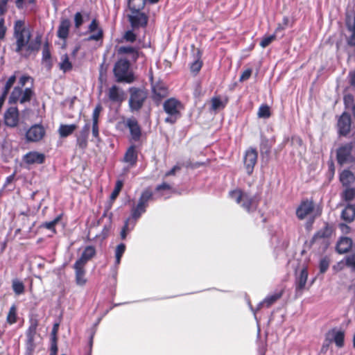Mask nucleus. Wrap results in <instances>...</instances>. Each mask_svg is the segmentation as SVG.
I'll list each match as a JSON object with an SVG mask.
<instances>
[{
  "mask_svg": "<svg viewBox=\"0 0 355 355\" xmlns=\"http://www.w3.org/2000/svg\"><path fill=\"white\" fill-rule=\"evenodd\" d=\"M15 39V52L21 58H28L32 54H36L40 49L42 44V35H37L34 39L31 40L30 32L27 33H16L13 35Z\"/></svg>",
  "mask_w": 355,
  "mask_h": 355,
  "instance_id": "f257e3e1",
  "label": "nucleus"
},
{
  "mask_svg": "<svg viewBox=\"0 0 355 355\" xmlns=\"http://www.w3.org/2000/svg\"><path fill=\"white\" fill-rule=\"evenodd\" d=\"M229 196L248 212L254 211L258 206L259 200L256 195H251L240 189L230 191Z\"/></svg>",
  "mask_w": 355,
  "mask_h": 355,
  "instance_id": "f03ea898",
  "label": "nucleus"
},
{
  "mask_svg": "<svg viewBox=\"0 0 355 355\" xmlns=\"http://www.w3.org/2000/svg\"><path fill=\"white\" fill-rule=\"evenodd\" d=\"M128 92L130 95L128 99L130 112L132 113L139 112L148 98V92L147 89L141 87H130Z\"/></svg>",
  "mask_w": 355,
  "mask_h": 355,
  "instance_id": "7ed1b4c3",
  "label": "nucleus"
},
{
  "mask_svg": "<svg viewBox=\"0 0 355 355\" xmlns=\"http://www.w3.org/2000/svg\"><path fill=\"white\" fill-rule=\"evenodd\" d=\"M130 61L126 58H119L114 64L113 72L117 83H132L135 81V76L130 71Z\"/></svg>",
  "mask_w": 355,
  "mask_h": 355,
  "instance_id": "20e7f679",
  "label": "nucleus"
},
{
  "mask_svg": "<svg viewBox=\"0 0 355 355\" xmlns=\"http://www.w3.org/2000/svg\"><path fill=\"white\" fill-rule=\"evenodd\" d=\"M182 108V104L179 100L175 98L166 100L163 103L164 111L168 115L164 119L165 123L174 124L181 117L180 111Z\"/></svg>",
  "mask_w": 355,
  "mask_h": 355,
  "instance_id": "39448f33",
  "label": "nucleus"
},
{
  "mask_svg": "<svg viewBox=\"0 0 355 355\" xmlns=\"http://www.w3.org/2000/svg\"><path fill=\"white\" fill-rule=\"evenodd\" d=\"M153 198V192L148 189H144L138 200L137 205L132 207L130 218L134 220L135 222L141 218L142 214L146 211L148 206V202Z\"/></svg>",
  "mask_w": 355,
  "mask_h": 355,
  "instance_id": "423d86ee",
  "label": "nucleus"
},
{
  "mask_svg": "<svg viewBox=\"0 0 355 355\" xmlns=\"http://www.w3.org/2000/svg\"><path fill=\"white\" fill-rule=\"evenodd\" d=\"M353 144L347 142L340 146L336 150V160L339 165L351 163L354 161L352 155Z\"/></svg>",
  "mask_w": 355,
  "mask_h": 355,
  "instance_id": "0eeeda50",
  "label": "nucleus"
},
{
  "mask_svg": "<svg viewBox=\"0 0 355 355\" xmlns=\"http://www.w3.org/2000/svg\"><path fill=\"white\" fill-rule=\"evenodd\" d=\"M352 123L351 115L348 112H343L338 117L336 123L338 135L347 137L351 132Z\"/></svg>",
  "mask_w": 355,
  "mask_h": 355,
  "instance_id": "6e6552de",
  "label": "nucleus"
},
{
  "mask_svg": "<svg viewBox=\"0 0 355 355\" xmlns=\"http://www.w3.org/2000/svg\"><path fill=\"white\" fill-rule=\"evenodd\" d=\"M128 21L133 30L146 28L148 22V15L141 11H133L128 15Z\"/></svg>",
  "mask_w": 355,
  "mask_h": 355,
  "instance_id": "1a4fd4ad",
  "label": "nucleus"
},
{
  "mask_svg": "<svg viewBox=\"0 0 355 355\" xmlns=\"http://www.w3.org/2000/svg\"><path fill=\"white\" fill-rule=\"evenodd\" d=\"M125 127L128 128L130 140L135 142L139 141L142 135L141 127L134 116L128 118L125 121Z\"/></svg>",
  "mask_w": 355,
  "mask_h": 355,
  "instance_id": "9d476101",
  "label": "nucleus"
},
{
  "mask_svg": "<svg viewBox=\"0 0 355 355\" xmlns=\"http://www.w3.org/2000/svg\"><path fill=\"white\" fill-rule=\"evenodd\" d=\"M45 132V130L42 125H33L26 132V139L28 142L39 141L44 137Z\"/></svg>",
  "mask_w": 355,
  "mask_h": 355,
  "instance_id": "9b49d317",
  "label": "nucleus"
},
{
  "mask_svg": "<svg viewBox=\"0 0 355 355\" xmlns=\"http://www.w3.org/2000/svg\"><path fill=\"white\" fill-rule=\"evenodd\" d=\"M257 157L258 153L256 149L250 148L246 150L243 157V164L248 175L252 174L254 167L257 162Z\"/></svg>",
  "mask_w": 355,
  "mask_h": 355,
  "instance_id": "f8f14e48",
  "label": "nucleus"
},
{
  "mask_svg": "<svg viewBox=\"0 0 355 355\" xmlns=\"http://www.w3.org/2000/svg\"><path fill=\"white\" fill-rule=\"evenodd\" d=\"M119 55L127 54L129 55L130 61L136 62L140 56H144L142 51H139L138 47L131 46H121L117 49Z\"/></svg>",
  "mask_w": 355,
  "mask_h": 355,
  "instance_id": "ddd939ff",
  "label": "nucleus"
},
{
  "mask_svg": "<svg viewBox=\"0 0 355 355\" xmlns=\"http://www.w3.org/2000/svg\"><path fill=\"white\" fill-rule=\"evenodd\" d=\"M4 123L6 125L14 128L19 122V110L17 107H10L4 113Z\"/></svg>",
  "mask_w": 355,
  "mask_h": 355,
  "instance_id": "4468645a",
  "label": "nucleus"
},
{
  "mask_svg": "<svg viewBox=\"0 0 355 355\" xmlns=\"http://www.w3.org/2000/svg\"><path fill=\"white\" fill-rule=\"evenodd\" d=\"M329 338L331 343L334 342L338 348L343 347L345 345V332L342 330L331 329L326 334V340Z\"/></svg>",
  "mask_w": 355,
  "mask_h": 355,
  "instance_id": "2eb2a0df",
  "label": "nucleus"
},
{
  "mask_svg": "<svg viewBox=\"0 0 355 355\" xmlns=\"http://www.w3.org/2000/svg\"><path fill=\"white\" fill-rule=\"evenodd\" d=\"M151 86L153 99L156 103H159L162 98L167 96V88L162 83H157L156 84L152 83Z\"/></svg>",
  "mask_w": 355,
  "mask_h": 355,
  "instance_id": "dca6fc26",
  "label": "nucleus"
},
{
  "mask_svg": "<svg viewBox=\"0 0 355 355\" xmlns=\"http://www.w3.org/2000/svg\"><path fill=\"white\" fill-rule=\"evenodd\" d=\"M90 128V123H86L80 132L76 135V144L82 150H85L87 147V139Z\"/></svg>",
  "mask_w": 355,
  "mask_h": 355,
  "instance_id": "f3484780",
  "label": "nucleus"
},
{
  "mask_svg": "<svg viewBox=\"0 0 355 355\" xmlns=\"http://www.w3.org/2000/svg\"><path fill=\"white\" fill-rule=\"evenodd\" d=\"M314 209V205L312 200H303L296 209L297 217L302 220Z\"/></svg>",
  "mask_w": 355,
  "mask_h": 355,
  "instance_id": "a211bd4d",
  "label": "nucleus"
},
{
  "mask_svg": "<svg viewBox=\"0 0 355 355\" xmlns=\"http://www.w3.org/2000/svg\"><path fill=\"white\" fill-rule=\"evenodd\" d=\"M71 25V21L69 19L61 18L60 24L58 27L57 36L64 42H66L69 37Z\"/></svg>",
  "mask_w": 355,
  "mask_h": 355,
  "instance_id": "6ab92c4d",
  "label": "nucleus"
},
{
  "mask_svg": "<svg viewBox=\"0 0 355 355\" xmlns=\"http://www.w3.org/2000/svg\"><path fill=\"white\" fill-rule=\"evenodd\" d=\"M124 92L119 86L114 85L108 91V98L113 103H121L124 100Z\"/></svg>",
  "mask_w": 355,
  "mask_h": 355,
  "instance_id": "aec40b11",
  "label": "nucleus"
},
{
  "mask_svg": "<svg viewBox=\"0 0 355 355\" xmlns=\"http://www.w3.org/2000/svg\"><path fill=\"white\" fill-rule=\"evenodd\" d=\"M96 249L92 245L87 246L75 263L85 266L87 263L96 255Z\"/></svg>",
  "mask_w": 355,
  "mask_h": 355,
  "instance_id": "412c9836",
  "label": "nucleus"
},
{
  "mask_svg": "<svg viewBox=\"0 0 355 355\" xmlns=\"http://www.w3.org/2000/svg\"><path fill=\"white\" fill-rule=\"evenodd\" d=\"M73 268L75 270L76 284L79 286H84L87 282V279L85 277V275H86L85 266L74 263V264L73 266Z\"/></svg>",
  "mask_w": 355,
  "mask_h": 355,
  "instance_id": "4be33fe9",
  "label": "nucleus"
},
{
  "mask_svg": "<svg viewBox=\"0 0 355 355\" xmlns=\"http://www.w3.org/2000/svg\"><path fill=\"white\" fill-rule=\"evenodd\" d=\"M333 233V228L329 223H326L324 227L316 232L310 241L311 245L315 243L319 239H324L331 237Z\"/></svg>",
  "mask_w": 355,
  "mask_h": 355,
  "instance_id": "5701e85b",
  "label": "nucleus"
},
{
  "mask_svg": "<svg viewBox=\"0 0 355 355\" xmlns=\"http://www.w3.org/2000/svg\"><path fill=\"white\" fill-rule=\"evenodd\" d=\"M352 244L353 241L351 238L347 236H342L337 241L336 250L340 254H345L349 252V250L352 248Z\"/></svg>",
  "mask_w": 355,
  "mask_h": 355,
  "instance_id": "b1692460",
  "label": "nucleus"
},
{
  "mask_svg": "<svg viewBox=\"0 0 355 355\" xmlns=\"http://www.w3.org/2000/svg\"><path fill=\"white\" fill-rule=\"evenodd\" d=\"M45 160L44 154L31 151L23 156V161L27 164H42Z\"/></svg>",
  "mask_w": 355,
  "mask_h": 355,
  "instance_id": "393cba45",
  "label": "nucleus"
},
{
  "mask_svg": "<svg viewBox=\"0 0 355 355\" xmlns=\"http://www.w3.org/2000/svg\"><path fill=\"white\" fill-rule=\"evenodd\" d=\"M346 26L347 31L349 33V35L345 36L347 46L353 48L355 51V12L353 23L351 24L350 22L347 21Z\"/></svg>",
  "mask_w": 355,
  "mask_h": 355,
  "instance_id": "a878e982",
  "label": "nucleus"
},
{
  "mask_svg": "<svg viewBox=\"0 0 355 355\" xmlns=\"http://www.w3.org/2000/svg\"><path fill=\"white\" fill-rule=\"evenodd\" d=\"M281 297H282V293H277L267 296L262 302H261L258 304V306H257V308L256 310L254 309V308L252 307V306L251 305L250 302H248V304H249V306H250L251 311L255 315L256 311L261 309V307L263 304H266L267 307H269L273 303H275L278 299H279Z\"/></svg>",
  "mask_w": 355,
  "mask_h": 355,
  "instance_id": "bb28decb",
  "label": "nucleus"
},
{
  "mask_svg": "<svg viewBox=\"0 0 355 355\" xmlns=\"http://www.w3.org/2000/svg\"><path fill=\"white\" fill-rule=\"evenodd\" d=\"M137 153L135 145H131L126 150L123 161L129 164L130 166H134L137 162Z\"/></svg>",
  "mask_w": 355,
  "mask_h": 355,
  "instance_id": "cd10ccee",
  "label": "nucleus"
},
{
  "mask_svg": "<svg viewBox=\"0 0 355 355\" xmlns=\"http://www.w3.org/2000/svg\"><path fill=\"white\" fill-rule=\"evenodd\" d=\"M272 144V141L267 137L264 136L261 137L260 153L263 158H268L270 156Z\"/></svg>",
  "mask_w": 355,
  "mask_h": 355,
  "instance_id": "c85d7f7f",
  "label": "nucleus"
},
{
  "mask_svg": "<svg viewBox=\"0 0 355 355\" xmlns=\"http://www.w3.org/2000/svg\"><path fill=\"white\" fill-rule=\"evenodd\" d=\"M341 218L347 223L352 222L355 218V206L348 204L341 212Z\"/></svg>",
  "mask_w": 355,
  "mask_h": 355,
  "instance_id": "c756f323",
  "label": "nucleus"
},
{
  "mask_svg": "<svg viewBox=\"0 0 355 355\" xmlns=\"http://www.w3.org/2000/svg\"><path fill=\"white\" fill-rule=\"evenodd\" d=\"M201 51L198 49L196 53L194 54V60L191 63L190 69L192 73L197 74L201 69L202 66V61L201 60L202 57Z\"/></svg>",
  "mask_w": 355,
  "mask_h": 355,
  "instance_id": "7c9ffc66",
  "label": "nucleus"
},
{
  "mask_svg": "<svg viewBox=\"0 0 355 355\" xmlns=\"http://www.w3.org/2000/svg\"><path fill=\"white\" fill-rule=\"evenodd\" d=\"M172 189L173 188L170 184L164 182L156 186L155 191L157 194V198L164 197V198L166 199L169 196H165V195L168 194Z\"/></svg>",
  "mask_w": 355,
  "mask_h": 355,
  "instance_id": "2f4dec72",
  "label": "nucleus"
},
{
  "mask_svg": "<svg viewBox=\"0 0 355 355\" xmlns=\"http://www.w3.org/2000/svg\"><path fill=\"white\" fill-rule=\"evenodd\" d=\"M136 224L137 222L129 217L125 220L120 232V236L122 240L126 239L127 234L134 230Z\"/></svg>",
  "mask_w": 355,
  "mask_h": 355,
  "instance_id": "473e14b6",
  "label": "nucleus"
},
{
  "mask_svg": "<svg viewBox=\"0 0 355 355\" xmlns=\"http://www.w3.org/2000/svg\"><path fill=\"white\" fill-rule=\"evenodd\" d=\"M308 278V271L306 268L301 270L300 272L296 277L295 284L296 290L301 291L304 289Z\"/></svg>",
  "mask_w": 355,
  "mask_h": 355,
  "instance_id": "72a5a7b5",
  "label": "nucleus"
},
{
  "mask_svg": "<svg viewBox=\"0 0 355 355\" xmlns=\"http://www.w3.org/2000/svg\"><path fill=\"white\" fill-rule=\"evenodd\" d=\"M339 180L343 187H348L354 181V175L351 171L345 169L340 173Z\"/></svg>",
  "mask_w": 355,
  "mask_h": 355,
  "instance_id": "f704fd0d",
  "label": "nucleus"
},
{
  "mask_svg": "<svg viewBox=\"0 0 355 355\" xmlns=\"http://www.w3.org/2000/svg\"><path fill=\"white\" fill-rule=\"evenodd\" d=\"M29 323L30 325L26 332V337L35 338V335L36 334L37 328L39 324L37 316L36 315H32L29 318Z\"/></svg>",
  "mask_w": 355,
  "mask_h": 355,
  "instance_id": "c9c22d12",
  "label": "nucleus"
},
{
  "mask_svg": "<svg viewBox=\"0 0 355 355\" xmlns=\"http://www.w3.org/2000/svg\"><path fill=\"white\" fill-rule=\"evenodd\" d=\"M22 95V88L21 87L15 86L11 92L8 98L9 104H16L17 102L21 103V98Z\"/></svg>",
  "mask_w": 355,
  "mask_h": 355,
  "instance_id": "e433bc0d",
  "label": "nucleus"
},
{
  "mask_svg": "<svg viewBox=\"0 0 355 355\" xmlns=\"http://www.w3.org/2000/svg\"><path fill=\"white\" fill-rule=\"evenodd\" d=\"M17 71H15L13 75L10 76L8 79L6 80L4 87L2 89L1 94H2V98L6 99L7 95L8 94V92L11 87L13 86L14 83L16 81Z\"/></svg>",
  "mask_w": 355,
  "mask_h": 355,
  "instance_id": "4c0bfd02",
  "label": "nucleus"
},
{
  "mask_svg": "<svg viewBox=\"0 0 355 355\" xmlns=\"http://www.w3.org/2000/svg\"><path fill=\"white\" fill-rule=\"evenodd\" d=\"M77 128V125L76 124H70V125H60L58 132L60 136L61 137H67L71 135L75 130Z\"/></svg>",
  "mask_w": 355,
  "mask_h": 355,
  "instance_id": "58836bf2",
  "label": "nucleus"
},
{
  "mask_svg": "<svg viewBox=\"0 0 355 355\" xmlns=\"http://www.w3.org/2000/svg\"><path fill=\"white\" fill-rule=\"evenodd\" d=\"M128 8L130 12L141 11L146 3V0H128Z\"/></svg>",
  "mask_w": 355,
  "mask_h": 355,
  "instance_id": "ea45409f",
  "label": "nucleus"
},
{
  "mask_svg": "<svg viewBox=\"0 0 355 355\" xmlns=\"http://www.w3.org/2000/svg\"><path fill=\"white\" fill-rule=\"evenodd\" d=\"M12 288L13 290V292L17 295L23 294L25 291V286H24V283L18 279H12Z\"/></svg>",
  "mask_w": 355,
  "mask_h": 355,
  "instance_id": "a19ab883",
  "label": "nucleus"
},
{
  "mask_svg": "<svg viewBox=\"0 0 355 355\" xmlns=\"http://www.w3.org/2000/svg\"><path fill=\"white\" fill-rule=\"evenodd\" d=\"M346 187L341 193V198L345 202H350L355 198V189L349 186Z\"/></svg>",
  "mask_w": 355,
  "mask_h": 355,
  "instance_id": "79ce46f5",
  "label": "nucleus"
},
{
  "mask_svg": "<svg viewBox=\"0 0 355 355\" xmlns=\"http://www.w3.org/2000/svg\"><path fill=\"white\" fill-rule=\"evenodd\" d=\"M35 93L31 87H26L25 89H22V95L21 98V104H24L31 101L32 97Z\"/></svg>",
  "mask_w": 355,
  "mask_h": 355,
  "instance_id": "37998d69",
  "label": "nucleus"
},
{
  "mask_svg": "<svg viewBox=\"0 0 355 355\" xmlns=\"http://www.w3.org/2000/svg\"><path fill=\"white\" fill-rule=\"evenodd\" d=\"M270 107L266 104H262L258 110L257 115L259 118L268 119L270 116Z\"/></svg>",
  "mask_w": 355,
  "mask_h": 355,
  "instance_id": "c03bdc74",
  "label": "nucleus"
},
{
  "mask_svg": "<svg viewBox=\"0 0 355 355\" xmlns=\"http://www.w3.org/2000/svg\"><path fill=\"white\" fill-rule=\"evenodd\" d=\"M72 67V64L69 61L68 55L65 54L63 57L62 61L60 63V69L64 72H67L71 70Z\"/></svg>",
  "mask_w": 355,
  "mask_h": 355,
  "instance_id": "a18cd8bd",
  "label": "nucleus"
},
{
  "mask_svg": "<svg viewBox=\"0 0 355 355\" xmlns=\"http://www.w3.org/2000/svg\"><path fill=\"white\" fill-rule=\"evenodd\" d=\"M19 32L21 33H27L28 31L24 27V21L22 20H17L14 24V33L13 35H16V33Z\"/></svg>",
  "mask_w": 355,
  "mask_h": 355,
  "instance_id": "49530a36",
  "label": "nucleus"
},
{
  "mask_svg": "<svg viewBox=\"0 0 355 355\" xmlns=\"http://www.w3.org/2000/svg\"><path fill=\"white\" fill-rule=\"evenodd\" d=\"M103 30L102 28H99L97 33L91 34L88 37L85 39V41H102L103 38Z\"/></svg>",
  "mask_w": 355,
  "mask_h": 355,
  "instance_id": "de8ad7c7",
  "label": "nucleus"
},
{
  "mask_svg": "<svg viewBox=\"0 0 355 355\" xmlns=\"http://www.w3.org/2000/svg\"><path fill=\"white\" fill-rule=\"evenodd\" d=\"M226 105V103L221 101L219 97H213L211 98V108L214 110L223 109Z\"/></svg>",
  "mask_w": 355,
  "mask_h": 355,
  "instance_id": "09e8293b",
  "label": "nucleus"
},
{
  "mask_svg": "<svg viewBox=\"0 0 355 355\" xmlns=\"http://www.w3.org/2000/svg\"><path fill=\"white\" fill-rule=\"evenodd\" d=\"M6 320L10 324H15L17 322V312L15 306L10 307Z\"/></svg>",
  "mask_w": 355,
  "mask_h": 355,
  "instance_id": "8fccbe9b",
  "label": "nucleus"
},
{
  "mask_svg": "<svg viewBox=\"0 0 355 355\" xmlns=\"http://www.w3.org/2000/svg\"><path fill=\"white\" fill-rule=\"evenodd\" d=\"M74 26L76 29L80 28L84 23V17L82 12H77L74 15Z\"/></svg>",
  "mask_w": 355,
  "mask_h": 355,
  "instance_id": "3c124183",
  "label": "nucleus"
},
{
  "mask_svg": "<svg viewBox=\"0 0 355 355\" xmlns=\"http://www.w3.org/2000/svg\"><path fill=\"white\" fill-rule=\"evenodd\" d=\"M329 267V260L327 257H323L319 263V269L320 273H324Z\"/></svg>",
  "mask_w": 355,
  "mask_h": 355,
  "instance_id": "603ef678",
  "label": "nucleus"
},
{
  "mask_svg": "<svg viewBox=\"0 0 355 355\" xmlns=\"http://www.w3.org/2000/svg\"><path fill=\"white\" fill-rule=\"evenodd\" d=\"M328 165V171L327 173V177L328 178L329 182H331L334 177L335 174V165L332 160H330L327 162Z\"/></svg>",
  "mask_w": 355,
  "mask_h": 355,
  "instance_id": "864d4df0",
  "label": "nucleus"
},
{
  "mask_svg": "<svg viewBox=\"0 0 355 355\" xmlns=\"http://www.w3.org/2000/svg\"><path fill=\"white\" fill-rule=\"evenodd\" d=\"M276 38V35L275 33L272 34V35H268V36H265L262 38L261 42H260V46L263 48H266V46H268L272 41H274Z\"/></svg>",
  "mask_w": 355,
  "mask_h": 355,
  "instance_id": "5fc2aeb1",
  "label": "nucleus"
},
{
  "mask_svg": "<svg viewBox=\"0 0 355 355\" xmlns=\"http://www.w3.org/2000/svg\"><path fill=\"white\" fill-rule=\"evenodd\" d=\"M123 182L122 180H117L115 184L114 189L111 193L110 198L112 200H114L119 195L122 187H123Z\"/></svg>",
  "mask_w": 355,
  "mask_h": 355,
  "instance_id": "6e6d98bb",
  "label": "nucleus"
},
{
  "mask_svg": "<svg viewBox=\"0 0 355 355\" xmlns=\"http://www.w3.org/2000/svg\"><path fill=\"white\" fill-rule=\"evenodd\" d=\"M51 52L49 47V43L46 42L42 49V60L44 62H50L51 60Z\"/></svg>",
  "mask_w": 355,
  "mask_h": 355,
  "instance_id": "4d7b16f0",
  "label": "nucleus"
},
{
  "mask_svg": "<svg viewBox=\"0 0 355 355\" xmlns=\"http://www.w3.org/2000/svg\"><path fill=\"white\" fill-rule=\"evenodd\" d=\"M123 39L128 42L132 43L135 42L137 40V35L134 33L133 29L127 31L123 35Z\"/></svg>",
  "mask_w": 355,
  "mask_h": 355,
  "instance_id": "13d9d810",
  "label": "nucleus"
},
{
  "mask_svg": "<svg viewBox=\"0 0 355 355\" xmlns=\"http://www.w3.org/2000/svg\"><path fill=\"white\" fill-rule=\"evenodd\" d=\"M345 264L355 272V254L345 257Z\"/></svg>",
  "mask_w": 355,
  "mask_h": 355,
  "instance_id": "bf43d9fd",
  "label": "nucleus"
},
{
  "mask_svg": "<svg viewBox=\"0 0 355 355\" xmlns=\"http://www.w3.org/2000/svg\"><path fill=\"white\" fill-rule=\"evenodd\" d=\"M55 223L51 220V221H46V222H44V223H42L40 227L41 228H46L47 230H49L53 232V233L55 234L56 233V230H55Z\"/></svg>",
  "mask_w": 355,
  "mask_h": 355,
  "instance_id": "052dcab7",
  "label": "nucleus"
},
{
  "mask_svg": "<svg viewBox=\"0 0 355 355\" xmlns=\"http://www.w3.org/2000/svg\"><path fill=\"white\" fill-rule=\"evenodd\" d=\"M29 80H31V84L33 85L34 80L31 76L28 75L21 76L19 80V85H17V87H21V88H22Z\"/></svg>",
  "mask_w": 355,
  "mask_h": 355,
  "instance_id": "680f3d73",
  "label": "nucleus"
},
{
  "mask_svg": "<svg viewBox=\"0 0 355 355\" xmlns=\"http://www.w3.org/2000/svg\"><path fill=\"white\" fill-rule=\"evenodd\" d=\"M26 351L28 353H32L35 348L34 344V338L26 337Z\"/></svg>",
  "mask_w": 355,
  "mask_h": 355,
  "instance_id": "e2e57ef3",
  "label": "nucleus"
},
{
  "mask_svg": "<svg viewBox=\"0 0 355 355\" xmlns=\"http://www.w3.org/2000/svg\"><path fill=\"white\" fill-rule=\"evenodd\" d=\"M99 28H101L99 27L98 21L96 19H93L88 26V32L94 33L96 31H98Z\"/></svg>",
  "mask_w": 355,
  "mask_h": 355,
  "instance_id": "0e129e2a",
  "label": "nucleus"
},
{
  "mask_svg": "<svg viewBox=\"0 0 355 355\" xmlns=\"http://www.w3.org/2000/svg\"><path fill=\"white\" fill-rule=\"evenodd\" d=\"M101 110V106L98 105L94 110L92 114V123H98V117Z\"/></svg>",
  "mask_w": 355,
  "mask_h": 355,
  "instance_id": "69168bd1",
  "label": "nucleus"
},
{
  "mask_svg": "<svg viewBox=\"0 0 355 355\" xmlns=\"http://www.w3.org/2000/svg\"><path fill=\"white\" fill-rule=\"evenodd\" d=\"M125 245L123 243L119 244L115 249V256L121 257L125 251Z\"/></svg>",
  "mask_w": 355,
  "mask_h": 355,
  "instance_id": "338daca9",
  "label": "nucleus"
},
{
  "mask_svg": "<svg viewBox=\"0 0 355 355\" xmlns=\"http://www.w3.org/2000/svg\"><path fill=\"white\" fill-rule=\"evenodd\" d=\"M58 344L57 340H51V347H50V354L57 355L58 354Z\"/></svg>",
  "mask_w": 355,
  "mask_h": 355,
  "instance_id": "774afa93",
  "label": "nucleus"
}]
</instances>
